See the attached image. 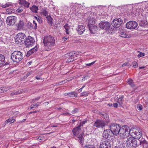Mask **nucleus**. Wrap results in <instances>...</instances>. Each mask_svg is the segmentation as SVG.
Listing matches in <instances>:
<instances>
[{
  "instance_id": "nucleus-1",
  "label": "nucleus",
  "mask_w": 148,
  "mask_h": 148,
  "mask_svg": "<svg viewBox=\"0 0 148 148\" xmlns=\"http://www.w3.org/2000/svg\"><path fill=\"white\" fill-rule=\"evenodd\" d=\"M43 43L46 50L51 49L55 43L54 38L50 35L45 36L44 37Z\"/></svg>"
},
{
  "instance_id": "nucleus-2",
  "label": "nucleus",
  "mask_w": 148,
  "mask_h": 148,
  "mask_svg": "<svg viewBox=\"0 0 148 148\" xmlns=\"http://www.w3.org/2000/svg\"><path fill=\"white\" fill-rule=\"evenodd\" d=\"M125 143L126 147L128 148H135L140 145L138 140L133 137L127 138Z\"/></svg>"
},
{
  "instance_id": "nucleus-3",
  "label": "nucleus",
  "mask_w": 148,
  "mask_h": 148,
  "mask_svg": "<svg viewBox=\"0 0 148 148\" xmlns=\"http://www.w3.org/2000/svg\"><path fill=\"white\" fill-rule=\"evenodd\" d=\"M119 134L120 137L123 138L127 137L130 134V130L129 127L126 125H124L121 127Z\"/></svg>"
},
{
  "instance_id": "nucleus-4",
  "label": "nucleus",
  "mask_w": 148,
  "mask_h": 148,
  "mask_svg": "<svg viewBox=\"0 0 148 148\" xmlns=\"http://www.w3.org/2000/svg\"><path fill=\"white\" fill-rule=\"evenodd\" d=\"M23 58L22 53L19 51H15L11 54V58L14 62L18 63L21 61Z\"/></svg>"
},
{
  "instance_id": "nucleus-5",
  "label": "nucleus",
  "mask_w": 148,
  "mask_h": 148,
  "mask_svg": "<svg viewBox=\"0 0 148 148\" xmlns=\"http://www.w3.org/2000/svg\"><path fill=\"white\" fill-rule=\"evenodd\" d=\"M26 36L23 33H19L17 34L15 37H14V39L16 43L21 45L24 43L25 40Z\"/></svg>"
},
{
  "instance_id": "nucleus-6",
  "label": "nucleus",
  "mask_w": 148,
  "mask_h": 148,
  "mask_svg": "<svg viewBox=\"0 0 148 148\" xmlns=\"http://www.w3.org/2000/svg\"><path fill=\"white\" fill-rule=\"evenodd\" d=\"M110 130L113 132L114 135H119L121 127L119 124L112 123L110 125Z\"/></svg>"
},
{
  "instance_id": "nucleus-7",
  "label": "nucleus",
  "mask_w": 148,
  "mask_h": 148,
  "mask_svg": "<svg viewBox=\"0 0 148 148\" xmlns=\"http://www.w3.org/2000/svg\"><path fill=\"white\" fill-rule=\"evenodd\" d=\"M113 132L110 130H105L102 134V137L104 140L107 139L110 140L112 139V137L114 136Z\"/></svg>"
},
{
  "instance_id": "nucleus-8",
  "label": "nucleus",
  "mask_w": 148,
  "mask_h": 148,
  "mask_svg": "<svg viewBox=\"0 0 148 148\" xmlns=\"http://www.w3.org/2000/svg\"><path fill=\"white\" fill-rule=\"evenodd\" d=\"M132 134L134 136L138 139L139 143H140L139 140L142 138H144L143 137L141 138L142 136V130L139 128H137L136 129H134L133 131Z\"/></svg>"
},
{
  "instance_id": "nucleus-9",
  "label": "nucleus",
  "mask_w": 148,
  "mask_h": 148,
  "mask_svg": "<svg viewBox=\"0 0 148 148\" xmlns=\"http://www.w3.org/2000/svg\"><path fill=\"white\" fill-rule=\"evenodd\" d=\"M35 42L34 39L33 37L29 36L26 38L24 43L27 47H29L33 45Z\"/></svg>"
},
{
  "instance_id": "nucleus-10",
  "label": "nucleus",
  "mask_w": 148,
  "mask_h": 148,
  "mask_svg": "<svg viewBox=\"0 0 148 148\" xmlns=\"http://www.w3.org/2000/svg\"><path fill=\"white\" fill-rule=\"evenodd\" d=\"M99 26L104 30H108L111 26L110 23L107 21H101L99 23Z\"/></svg>"
},
{
  "instance_id": "nucleus-11",
  "label": "nucleus",
  "mask_w": 148,
  "mask_h": 148,
  "mask_svg": "<svg viewBox=\"0 0 148 148\" xmlns=\"http://www.w3.org/2000/svg\"><path fill=\"white\" fill-rule=\"evenodd\" d=\"M138 26L137 23L135 21H130L127 23L126 27L129 29H135Z\"/></svg>"
},
{
  "instance_id": "nucleus-12",
  "label": "nucleus",
  "mask_w": 148,
  "mask_h": 148,
  "mask_svg": "<svg viewBox=\"0 0 148 148\" xmlns=\"http://www.w3.org/2000/svg\"><path fill=\"white\" fill-rule=\"evenodd\" d=\"M106 124L103 120L97 119L95 121L93 124V125L97 128H103L105 126Z\"/></svg>"
},
{
  "instance_id": "nucleus-13",
  "label": "nucleus",
  "mask_w": 148,
  "mask_h": 148,
  "mask_svg": "<svg viewBox=\"0 0 148 148\" xmlns=\"http://www.w3.org/2000/svg\"><path fill=\"white\" fill-rule=\"evenodd\" d=\"M122 23V20L120 18H117L112 21V25L115 28H118L121 25Z\"/></svg>"
},
{
  "instance_id": "nucleus-14",
  "label": "nucleus",
  "mask_w": 148,
  "mask_h": 148,
  "mask_svg": "<svg viewBox=\"0 0 148 148\" xmlns=\"http://www.w3.org/2000/svg\"><path fill=\"white\" fill-rule=\"evenodd\" d=\"M111 144L110 141H101L100 145V148H111Z\"/></svg>"
},
{
  "instance_id": "nucleus-15",
  "label": "nucleus",
  "mask_w": 148,
  "mask_h": 148,
  "mask_svg": "<svg viewBox=\"0 0 148 148\" xmlns=\"http://www.w3.org/2000/svg\"><path fill=\"white\" fill-rule=\"evenodd\" d=\"M90 23L88 25V27L90 31L92 34L96 33L98 30L97 27L96 25L91 24L90 21Z\"/></svg>"
},
{
  "instance_id": "nucleus-16",
  "label": "nucleus",
  "mask_w": 148,
  "mask_h": 148,
  "mask_svg": "<svg viewBox=\"0 0 148 148\" xmlns=\"http://www.w3.org/2000/svg\"><path fill=\"white\" fill-rule=\"evenodd\" d=\"M139 144L143 148H148V142L144 138H142L140 140Z\"/></svg>"
},
{
  "instance_id": "nucleus-17",
  "label": "nucleus",
  "mask_w": 148,
  "mask_h": 148,
  "mask_svg": "<svg viewBox=\"0 0 148 148\" xmlns=\"http://www.w3.org/2000/svg\"><path fill=\"white\" fill-rule=\"evenodd\" d=\"M76 30L79 34H82L85 30V27L82 25H79L76 28Z\"/></svg>"
},
{
  "instance_id": "nucleus-18",
  "label": "nucleus",
  "mask_w": 148,
  "mask_h": 148,
  "mask_svg": "<svg viewBox=\"0 0 148 148\" xmlns=\"http://www.w3.org/2000/svg\"><path fill=\"white\" fill-rule=\"evenodd\" d=\"M81 130V127L80 126H78L77 127H75L72 130V132L75 136H78Z\"/></svg>"
},
{
  "instance_id": "nucleus-19",
  "label": "nucleus",
  "mask_w": 148,
  "mask_h": 148,
  "mask_svg": "<svg viewBox=\"0 0 148 148\" xmlns=\"http://www.w3.org/2000/svg\"><path fill=\"white\" fill-rule=\"evenodd\" d=\"M66 55L67 56L68 55L69 56V58L67 60V61L68 62H71L73 61L74 60V58L73 57L75 56H76L77 54V53H75L71 52L68 54H67Z\"/></svg>"
},
{
  "instance_id": "nucleus-20",
  "label": "nucleus",
  "mask_w": 148,
  "mask_h": 148,
  "mask_svg": "<svg viewBox=\"0 0 148 148\" xmlns=\"http://www.w3.org/2000/svg\"><path fill=\"white\" fill-rule=\"evenodd\" d=\"M17 18L13 16H10V25H14L17 20Z\"/></svg>"
},
{
  "instance_id": "nucleus-21",
  "label": "nucleus",
  "mask_w": 148,
  "mask_h": 148,
  "mask_svg": "<svg viewBox=\"0 0 148 148\" xmlns=\"http://www.w3.org/2000/svg\"><path fill=\"white\" fill-rule=\"evenodd\" d=\"M64 95L65 96H69L70 97H77L78 95L77 93H75V92L74 91L65 93L64 94Z\"/></svg>"
},
{
  "instance_id": "nucleus-22",
  "label": "nucleus",
  "mask_w": 148,
  "mask_h": 148,
  "mask_svg": "<svg viewBox=\"0 0 148 148\" xmlns=\"http://www.w3.org/2000/svg\"><path fill=\"white\" fill-rule=\"evenodd\" d=\"M127 83L133 88L134 91L137 88L135 87V85L132 79H128Z\"/></svg>"
},
{
  "instance_id": "nucleus-23",
  "label": "nucleus",
  "mask_w": 148,
  "mask_h": 148,
  "mask_svg": "<svg viewBox=\"0 0 148 148\" xmlns=\"http://www.w3.org/2000/svg\"><path fill=\"white\" fill-rule=\"evenodd\" d=\"M84 135V133H82L77 136V138L79 139V142L82 146L84 145V138H83Z\"/></svg>"
},
{
  "instance_id": "nucleus-24",
  "label": "nucleus",
  "mask_w": 148,
  "mask_h": 148,
  "mask_svg": "<svg viewBox=\"0 0 148 148\" xmlns=\"http://www.w3.org/2000/svg\"><path fill=\"white\" fill-rule=\"evenodd\" d=\"M19 3L20 4L23 5L25 7L27 8L29 7L30 4L29 3L27 2L25 0H19Z\"/></svg>"
},
{
  "instance_id": "nucleus-25",
  "label": "nucleus",
  "mask_w": 148,
  "mask_h": 148,
  "mask_svg": "<svg viewBox=\"0 0 148 148\" xmlns=\"http://www.w3.org/2000/svg\"><path fill=\"white\" fill-rule=\"evenodd\" d=\"M5 57L4 55L0 54V67L2 66L4 64Z\"/></svg>"
},
{
  "instance_id": "nucleus-26",
  "label": "nucleus",
  "mask_w": 148,
  "mask_h": 148,
  "mask_svg": "<svg viewBox=\"0 0 148 148\" xmlns=\"http://www.w3.org/2000/svg\"><path fill=\"white\" fill-rule=\"evenodd\" d=\"M99 114L101 117L106 120L108 119V114L106 113L100 112Z\"/></svg>"
},
{
  "instance_id": "nucleus-27",
  "label": "nucleus",
  "mask_w": 148,
  "mask_h": 148,
  "mask_svg": "<svg viewBox=\"0 0 148 148\" xmlns=\"http://www.w3.org/2000/svg\"><path fill=\"white\" fill-rule=\"evenodd\" d=\"M119 35L121 37L123 38H126L129 37V36L126 34V33L123 30L120 31L119 32Z\"/></svg>"
},
{
  "instance_id": "nucleus-28",
  "label": "nucleus",
  "mask_w": 148,
  "mask_h": 148,
  "mask_svg": "<svg viewBox=\"0 0 148 148\" xmlns=\"http://www.w3.org/2000/svg\"><path fill=\"white\" fill-rule=\"evenodd\" d=\"M30 9L33 12L37 13L38 8L37 6L34 5L30 8Z\"/></svg>"
},
{
  "instance_id": "nucleus-29",
  "label": "nucleus",
  "mask_w": 148,
  "mask_h": 148,
  "mask_svg": "<svg viewBox=\"0 0 148 148\" xmlns=\"http://www.w3.org/2000/svg\"><path fill=\"white\" fill-rule=\"evenodd\" d=\"M46 18L47 19L48 23H49L50 25H52L53 24L52 18L49 15H47L46 16Z\"/></svg>"
},
{
  "instance_id": "nucleus-30",
  "label": "nucleus",
  "mask_w": 148,
  "mask_h": 148,
  "mask_svg": "<svg viewBox=\"0 0 148 148\" xmlns=\"http://www.w3.org/2000/svg\"><path fill=\"white\" fill-rule=\"evenodd\" d=\"M147 21L145 20L140 21L139 23V25L142 27H144L147 25Z\"/></svg>"
},
{
  "instance_id": "nucleus-31",
  "label": "nucleus",
  "mask_w": 148,
  "mask_h": 148,
  "mask_svg": "<svg viewBox=\"0 0 148 148\" xmlns=\"http://www.w3.org/2000/svg\"><path fill=\"white\" fill-rule=\"evenodd\" d=\"M24 26L23 23V21H20L18 26V30L21 29L23 28Z\"/></svg>"
},
{
  "instance_id": "nucleus-32",
  "label": "nucleus",
  "mask_w": 148,
  "mask_h": 148,
  "mask_svg": "<svg viewBox=\"0 0 148 148\" xmlns=\"http://www.w3.org/2000/svg\"><path fill=\"white\" fill-rule=\"evenodd\" d=\"M124 98L123 96H121V97L118 99L117 102H118L119 104L121 106L123 104V99Z\"/></svg>"
},
{
  "instance_id": "nucleus-33",
  "label": "nucleus",
  "mask_w": 148,
  "mask_h": 148,
  "mask_svg": "<svg viewBox=\"0 0 148 148\" xmlns=\"http://www.w3.org/2000/svg\"><path fill=\"white\" fill-rule=\"evenodd\" d=\"M95 147L94 145H86L83 146V148H95Z\"/></svg>"
},
{
  "instance_id": "nucleus-34",
  "label": "nucleus",
  "mask_w": 148,
  "mask_h": 148,
  "mask_svg": "<svg viewBox=\"0 0 148 148\" xmlns=\"http://www.w3.org/2000/svg\"><path fill=\"white\" fill-rule=\"evenodd\" d=\"M21 93V91H14L11 93V95L13 96L14 95H16L18 94H20Z\"/></svg>"
},
{
  "instance_id": "nucleus-35",
  "label": "nucleus",
  "mask_w": 148,
  "mask_h": 148,
  "mask_svg": "<svg viewBox=\"0 0 148 148\" xmlns=\"http://www.w3.org/2000/svg\"><path fill=\"white\" fill-rule=\"evenodd\" d=\"M40 104V103H39V104H37V103H34L33 104H32L31 105L30 107V109H32V108H36L39 106V105Z\"/></svg>"
},
{
  "instance_id": "nucleus-36",
  "label": "nucleus",
  "mask_w": 148,
  "mask_h": 148,
  "mask_svg": "<svg viewBox=\"0 0 148 148\" xmlns=\"http://www.w3.org/2000/svg\"><path fill=\"white\" fill-rule=\"evenodd\" d=\"M41 14L44 16H47L48 15V12L45 10H43L41 12Z\"/></svg>"
},
{
  "instance_id": "nucleus-37",
  "label": "nucleus",
  "mask_w": 148,
  "mask_h": 148,
  "mask_svg": "<svg viewBox=\"0 0 148 148\" xmlns=\"http://www.w3.org/2000/svg\"><path fill=\"white\" fill-rule=\"evenodd\" d=\"M38 50V47L36 46L34 48L30 49L31 51L33 53H34V52H36Z\"/></svg>"
},
{
  "instance_id": "nucleus-38",
  "label": "nucleus",
  "mask_w": 148,
  "mask_h": 148,
  "mask_svg": "<svg viewBox=\"0 0 148 148\" xmlns=\"http://www.w3.org/2000/svg\"><path fill=\"white\" fill-rule=\"evenodd\" d=\"M79 111V109L77 108H75L71 112L72 114H75L78 112Z\"/></svg>"
},
{
  "instance_id": "nucleus-39",
  "label": "nucleus",
  "mask_w": 148,
  "mask_h": 148,
  "mask_svg": "<svg viewBox=\"0 0 148 148\" xmlns=\"http://www.w3.org/2000/svg\"><path fill=\"white\" fill-rule=\"evenodd\" d=\"M87 120H84L82 121L78 125V126H80V127H81V126H83V125L87 122Z\"/></svg>"
},
{
  "instance_id": "nucleus-40",
  "label": "nucleus",
  "mask_w": 148,
  "mask_h": 148,
  "mask_svg": "<svg viewBox=\"0 0 148 148\" xmlns=\"http://www.w3.org/2000/svg\"><path fill=\"white\" fill-rule=\"evenodd\" d=\"M138 52H139V54H138V55H137V57H138V58H140L141 57H143V56H145V54L144 53H142V52H140L139 51H138Z\"/></svg>"
},
{
  "instance_id": "nucleus-41",
  "label": "nucleus",
  "mask_w": 148,
  "mask_h": 148,
  "mask_svg": "<svg viewBox=\"0 0 148 148\" xmlns=\"http://www.w3.org/2000/svg\"><path fill=\"white\" fill-rule=\"evenodd\" d=\"M16 117L14 116L10 118V123H14L15 121Z\"/></svg>"
},
{
  "instance_id": "nucleus-42",
  "label": "nucleus",
  "mask_w": 148,
  "mask_h": 148,
  "mask_svg": "<svg viewBox=\"0 0 148 148\" xmlns=\"http://www.w3.org/2000/svg\"><path fill=\"white\" fill-rule=\"evenodd\" d=\"M7 90V89L5 88L4 87L0 88V93H2L6 91Z\"/></svg>"
},
{
  "instance_id": "nucleus-43",
  "label": "nucleus",
  "mask_w": 148,
  "mask_h": 148,
  "mask_svg": "<svg viewBox=\"0 0 148 148\" xmlns=\"http://www.w3.org/2000/svg\"><path fill=\"white\" fill-rule=\"evenodd\" d=\"M132 64L133 65V67L134 68H135L138 66V64L135 61H133Z\"/></svg>"
},
{
  "instance_id": "nucleus-44",
  "label": "nucleus",
  "mask_w": 148,
  "mask_h": 148,
  "mask_svg": "<svg viewBox=\"0 0 148 148\" xmlns=\"http://www.w3.org/2000/svg\"><path fill=\"white\" fill-rule=\"evenodd\" d=\"M88 95V93L86 92H84L81 93V96H87Z\"/></svg>"
},
{
  "instance_id": "nucleus-45",
  "label": "nucleus",
  "mask_w": 148,
  "mask_h": 148,
  "mask_svg": "<svg viewBox=\"0 0 148 148\" xmlns=\"http://www.w3.org/2000/svg\"><path fill=\"white\" fill-rule=\"evenodd\" d=\"M137 109L139 110H142L143 108L142 106L140 104H138L137 106Z\"/></svg>"
},
{
  "instance_id": "nucleus-46",
  "label": "nucleus",
  "mask_w": 148,
  "mask_h": 148,
  "mask_svg": "<svg viewBox=\"0 0 148 148\" xmlns=\"http://www.w3.org/2000/svg\"><path fill=\"white\" fill-rule=\"evenodd\" d=\"M127 66L129 68L130 66V64H129L128 62H125L123 63L122 65L123 67L125 66Z\"/></svg>"
},
{
  "instance_id": "nucleus-47",
  "label": "nucleus",
  "mask_w": 148,
  "mask_h": 148,
  "mask_svg": "<svg viewBox=\"0 0 148 148\" xmlns=\"http://www.w3.org/2000/svg\"><path fill=\"white\" fill-rule=\"evenodd\" d=\"M21 7H19L16 10V11L18 13H20L23 10L21 8Z\"/></svg>"
},
{
  "instance_id": "nucleus-48",
  "label": "nucleus",
  "mask_w": 148,
  "mask_h": 148,
  "mask_svg": "<svg viewBox=\"0 0 148 148\" xmlns=\"http://www.w3.org/2000/svg\"><path fill=\"white\" fill-rule=\"evenodd\" d=\"M38 19L37 21L40 24H41L42 22V20L40 17H39V18Z\"/></svg>"
},
{
  "instance_id": "nucleus-49",
  "label": "nucleus",
  "mask_w": 148,
  "mask_h": 148,
  "mask_svg": "<svg viewBox=\"0 0 148 148\" xmlns=\"http://www.w3.org/2000/svg\"><path fill=\"white\" fill-rule=\"evenodd\" d=\"M33 53L31 51V50H30L27 53L26 55V56H30Z\"/></svg>"
},
{
  "instance_id": "nucleus-50",
  "label": "nucleus",
  "mask_w": 148,
  "mask_h": 148,
  "mask_svg": "<svg viewBox=\"0 0 148 148\" xmlns=\"http://www.w3.org/2000/svg\"><path fill=\"white\" fill-rule=\"evenodd\" d=\"M33 53L31 51V50H30L27 53L26 55V56H30Z\"/></svg>"
},
{
  "instance_id": "nucleus-51",
  "label": "nucleus",
  "mask_w": 148,
  "mask_h": 148,
  "mask_svg": "<svg viewBox=\"0 0 148 148\" xmlns=\"http://www.w3.org/2000/svg\"><path fill=\"white\" fill-rule=\"evenodd\" d=\"M33 24L35 25L34 26V29H37V24L35 21H33Z\"/></svg>"
},
{
  "instance_id": "nucleus-52",
  "label": "nucleus",
  "mask_w": 148,
  "mask_h": 148,
  "mask_svg": "<svg viewBox=\"0 0 148 148\" xmlns=\"http://www.w3.org/2000/svg\"><path fill=\"white\" fill-rule=\"evenodd\" d=\"M64 27L65 29V30L69 29H70V27L67 24H66L64 26Z\"/></svg>"
},
{
  "instance_id": "nucleus-53",
  "label": "nucleus",
  "mask_w": 148,
  "mask_h": 148,
  "mask_svg": "<svg viewBox=\"0 0 148 148\" xmlns=\"http://www.w3.org/2000/svg\"><path fill=\"white\" fill-rule=\"evenodd\" d=\"M33 71H31L30 72H28L26 74V76L27 77H28V76L30 75L31 74L33 73Z\"/></svg>"
},
{
  "instance_id": "nucleus-54",
  "label": "nucleus",
  "mask_w": 148,
  "mask_h": 148,
  "mask_svg": "<svg viewBox=\"0 0 148 148\" xmlns=\"http://www.w3.org/2000/svg\"><path fill=\"white\" fill-rule=\"evenodd\" d=\"M95 62H96V61H95L93 62H92L91 63H90L86 64V66H91L92 65H93V64H94L95 63Z\"/></svg>"
},
{
  "instance_id": "nucleus-55",
  "label": "nucleus",
  "mask_w": 148,
  "mask_h": 148,
  "mask_svg": "<svg viewBox=\"0 0 148 148\" xmlns=\"http://www.w3.org/2000/svg\"><path fill=\"white\" fill-rule=\"evenodd\" d=\"M6 23L8 25H9V17L8 16L7 18V19L6 21Z\"/></svg>"
},
{
  "instance_id": "nucleus-56",
  "label": "nucleus",
  "mask_w": 148,
  "mask_h": 148,
  "mask_svg": "<svg viewBox=\"0 0 148 148\" xmlns=\"http://www.w3.org/2000/svg\"><path fill=\"white\" fill-rule=\"evenodd\" d=\"M9 6V4L8 3H6V4H5L4 5H2V7L3 8H6L7 7Z\"/></svg>"
},
{
  "instance_id": "nucleus-57",
  "label": "nucleus",
  "mask_w": 148,
  "mask_h": 148,
  "mask_svg": "<svg viewBox=\"0 0 148 148\" xmlns=\"http://www.w3.org/2000/svg\"><path fill=\"white\" fill-rule=\"evenodd\" d=\"M118 104L117 103H115L113 104V107L115 108H117L118 107Z\"/></svg>"
},
{
  "instance_id": "nucleus-58",
  "label": "nucleus",
  "mask_w": 148,
  "mask_h": 148,
  "mask_svg": "<svg viewBox=\"0 0 148 148\" xmlns=\"http://www.w3.org/2000/svg\"><path fill=\"white\" fill-rule=\"evenodd\" d=\"M36 78L38 80H42V78H40L39 76H37L36 77Z\"/></svg>"
},
{
  "instance_id": "nucleus-59",
  "label": "nucleus",
  "mask_w": 148,
  "mask_h": 148,
  "mask_svg": "<svg viewBox=\"0 0 148 148\" xmlns=\"http://www.w3.org/2000/svg\"><path fill=\"white\" fill-rule=\"evenodd\" d=\"M70 114L69 113V112H66L64 113H62V115H70Z\"/></svg>"
},
{
  "instance_id": "nucleus-60",
  "label": "nucleus",
  "mask_w": 148,
  "mask_h": 148,
  "mask_svg": "<svg viewBox=\"0 0 148 148\" xmlns=\"http://www.w3.org/2000/svg\"><path fill=\"white\" fill-rule=\"evenodd\" d=\"M15 12V10H13L12 9H10V13H13Z\"/></svg>"
},
{
  "instance_id": "nucleus-61",
  "label": "nucleus",
  "mask_w": 148,
  "mask_h": 148,
  "mask_svg": "<svg viewBox=\"0 0 148 148\" xmlns=\"http://www.w3.org/2000/svg\"><path fill=\"white\" fill-rule=\"evenodd\" d=\"M38 111H35L31 112L29 113V114H31L33 113H36V112H38Z\"/></svg>"
},
{
  "instance_id": "nucleus-62",
  "label": "nucleus",
  "mask_w": 148,
  "mask_h": 148,
  "mask_svg": "<svg viewBox=\"0 0 148 148\" xmlns=\"http://www.w3.org/2000/svg\"><path fill=\"white\" fill-rule=\"evenodd\" d=\"M9 122V119H8L5 121V124L8 123Z\"/></svg>"
},
{
  "instance_id": "nucleus-63",
  "label": "nucleus",
  "mask_w": 148,
  "mask_h": 148,
  "mask_svg": "<svg viewBox=\"0 0 148 148\" xmlns=\"http://www.w3.org/2000/svg\"><path fill=\"white\" fill-rule=\"evenodd\" d=\"M62 39L64 41H66L67 40V38L65 37H63Z\"/></svg>"
},
{
  "instance_id": "nucleus-64",
  "label": "nucleus",
  "mask_w": 148,
  "mask_h": 148,
  "mask_svg": "<svg viewBox=\"0 0 148 148\" xmlns=\"http://www.w3.org/2000/svg\"><path fill=\"white\" fill-rule=\"evenodd\" d=\"M82 88H80L78 90L79 92H81V91H82Z\"/></svg>"
}]
</instances>
